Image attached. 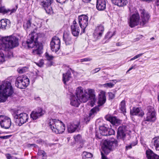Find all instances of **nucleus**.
<instances>
[{"mask_svg":"<svg viewBox=\"0 0 159 159\" xmlns=\"http://www.w3.org/2000/svg\"><path fill=\"white\" fill-rule=\"evenodd\" d=\"M139 14H134L129 17L128 22L129 26L131 28H133L138 25L139 24Z\"/></svg>","mask_w":159,"mask_h":159,"instance_id":"2eb2a0df","label":"nucleus"},{"mask_svg":"<svg viewBox=\"0 0 159 159\" xmlns=\"http://www.w3.org/2000/svg\"><path fill=\"white\" fill-rule=\"evenodd\" d=\"M80 123H77L76 124L72 123L68 126V130L69 133H73L76 131H78L79 127L80 125Z\"/></svg>","mask_w":159,"mask_h":159,"instance_id":"393cba45","label":"nucleus"},{"mask_svg":"<svg viewBox=\"0 0 159 159\" xmlns=\"http://www.w3.org/2000/svg\"><path fill=\"white\" fill-rule=\"evenodd\" d=\"M153 140L154 141V145L156 149H157L159 148V136L157 137H155L153 139Z\"/></svg>","mask_w":159,"mask_h":159,"instance_id":"c9c22d12","label":"nucleus"},{"mask_svg":"<svg viewBox=\"0 0 159 159\" xmlns=\"http://www.w3.org/2000/svg\"><path fill=\"white\" fill-rule=\"evenodd\" d=\"M18 40L17 38L12 36L0 39V49H11L18 46Z\"/></svg>","mask_w":159,"mask_h":159,"instance_id":"39448f33","label":"nucleus"},{"mask_svg":"<svg viewBox=\"0 0 159 159\" xmlns=\"http://www.w3.org/2000/svg\"><path fill=\"white\" fill-rule=\"evenodd\" d=\"M135 59L134 57H133L130 60V61H133Z\"/></svg>","mask_w":159,"mask_h":159,"instance_id":"69168bd1","label":"nucleus"},{"mask_svg":"<svg viewBox=\"0 0 159 159\" xmlns=\"http://www.w3.org/2000/svg\"><path fill=\"white\" fill-rule=\"evenodd\" d=\"M11 24L9 20L5 19H2L0 21V29L3 30L9 28Z\"/></svg>","mask_w":159,"mask_h":159,"instance_id":"a878e982","label":"nucleus"},{"mask_svg":"<svg viewBox=\"0 0 159 159\" xmlns=\"http://www.w3.org/2000/svg\"><path fill=\"white\" fill-rule=\"evenodd\" d=\"M45 56L46 59L47 60L49 61L52 60L54 58V57L52 55H50L49 54L47 53H45Z\"/></svg>","mask_w":159,"mask_h":159,"instance_id":"79ce46f5","label":"nucleus"},{"mask_svg":"<svg viewBox=\"0 0 159 159\" xmlns=\"http://www.w3.org/2000/svg\"><path fill=\"white\" fill-rule=\"evenodd\" d=\"M93 117H90V115H89V116L88 117H86L84 119V120L86 121V123L88 124L90 121L91 119H93Z\"/></svg>","mask_w":159,"mask_h":159,"instance_id":"49530a36","label":"nucleus"},{"mask_svg":"<svg viewBox=\"0 0 159 159\" xmlns=\"http://www.w3.org/2000/svg\"><path fill=\"white\" fill-rule=\"evenodd\" d=\"M106 100L105 92L102 91L101 92V94L99 95L98 102V105L97 106L99 107L103 105L106 102Z\"/></svg>","mask_w":159,"mask_h":159,"instance_id":"bb28decb","label":"nucleus"},{"mask_svg":"<svg viewBox=\"0 0 159 159\" xmlns=\"http://www.w3.org/2000/svg\"><path fill=\"white\" fill-rule=\"evenodd\" d=\"M112 3L119 7H122L126 5L128 2L127 0H111Z\"/></svg>","mask_w":159,"mask_h":159,"instance_id":"c85d7f7f","label":"nucleus"},{"mask_svg":"<svg viewBox=\"0 0 159 159\" xmlns=\"http://www.w3.org/2000/svg\"><path fill=\"white\" fill-rule=\"evenodd\" d=\"M88 92L85 90L84 91L83 89V93L84 94L88 96L87 99V101H88L89 99H90L91 100V102L94 103L96 101L95 96L94 94V91L92 89H88ZM85 95H83V96H85Z\"/></svg>","mask_w":159,"mask_h":159,"instance_id":"412c9836","label":"nucleus"},{"mask_svg":"<svg viewBox=\"0 0 159 159\" xmlns=\"http://www.w3.org/2000/svg\"><path fill=\"white\" fill-rule=\"evenodd\" d=\"M104 31V27L102 25H100L97 26L93 34V37L95 40L101 38Z\"/></svg>","mask_w":159,"mask_h":159,"instance_id":"f3484780","label":"nucleus"},{"mask_svg":"<svg viewBox=\"0 0 159 159\" xmlns=\"http://www.w3.org/2000/svg\"><path fill=\"white\" fill-rule=\"evenodd\" d=\"M83 93V88L81 87L77 88L75 93V95L74 94L70 95V104L73 106L78 107L80 104V102H87L88 96Z\"/></svg>","mask_w":159,"mask_h":159,"instance_id":"20e7f679","label":"nucleus"},{"mask_svg":"<svg viewBox=\"0 0 159 159\" xmlns=\"http://www.w3.org/2000/svg\"><path fill=\"white\" fill-rule=\"evenodd\" d=\"M79 25L82 29L81 34L85 32V29L88 25V17L85 15H82L78 16Z\"/></svg>","mask_w":159,"mask_h":159,"instance_id":"9b49d317","label":"nucleus"},{"mask_svg":"<svg viewBox=\"0 0 159 159\" xmlns=\"http://www.w3.org/2000/svg\"><path fill=\"white\" fill-rule=\"evenodd\" d=\"M29 83V80L25 75L18 76L16 78L15 82V86L20 89L25 88Z\"/></svg>","mask_w":159,"mask_h":159,"instance_id":"0eeeda50","label":"nucleus"},{"mask_svg":"<svg viewBox=\"0 0 159 159\" xmlns=\"http://www.w3.org/2000/svg\"><path fill=\"white\" fill-rule=\"evenodd\" d=\"M14 121L17 125L21 126L27 122L29 119V116L26 113H21L19 114L13 115Z\"/></svg>","mask_w":159,"mask_h":159,"instance_id":"6e6552de","label":"nucleus"},{"mask_svg":"<svg viewBox=\"0 0 159 159\" xmlns=\"http://www.w3.org/2000/svg\"><path fill=\"white\" fill-rule=\"evenodd\" d=\"M74 138L75 141L77 143H81L83 142L81 136L80 134H78L76 135H74Z\"/></svg>","mask_w":159,"mask_h":159,"instance_id":"e433bc0d","label":"nucleus"},{"mask_svg":"<svg viewBox=\"0 0 159 159\" xmlns=\"http://www.w3.org/2000/svg\"><path fill=\"white\" fill-rule=\"evenodd\" d=\"M154 38L153 37H152L150 39V40H153L154 39Z\"/></svg>","mask_w":159,"mask_h":159,"instance_id":"338daca9","label":"nucleus"},{"mask_svg":"<svg viewBox=\"0 0 159 159\" xmlns=\"http://www.w3.org/2000/svg\"><path fill=\"white\" fill-rule=\"evenodd\" d=\"M156 4L157 6H159V0H157Z\"/></svg>","mask_w":159,"mask_h":159,"instance_id":"0e129e2a","label":"nucleus"},{"mask_svg":"<svg viewBox=\"0 0 159 159\" xmlns=\"http://www.w3.org/2000/svg\"><path fill=\"white\" fill-rule=\"evenodd\" d=\"M28 146L29 147H33L34 148H36L38 147V146L35 144H28Z\"/></svg>","mask_w":159,"mask_h":159,"instance_id":"5fc2aeb1","label":"nucleus"},{"mask_svg":"<svg viewBox=\"0 0 159 159\" xmlns=\"http://www.w3.org/2000/svg\"><path fill=\"white\" fill-rule=\"evenodd\" d=\"M108 94L110 99H112L115 98V94L112 92H110L108 93Z\"/></svg>","mask_w":159,"mask_h":159,"instance_id":"a18cd8bd","label":"nucleus"},{"mask_svg":"<svg viewBox=\"0 0 159 159\" xmlns=\"http://www.w3.org/2000/svg\"><path fill=\"white\" fill-rule=\"evenodd\" d=\"M105 0H97L96 8L99 11H103L106 8Z\"/></svg>","mask_w":159,"mask_h":159,"instance_id":"5701e85b","label":"nucleus"},{"mask_svg":"<svg viewBox=\"0 0 159 159\" xmlns=\"http://www.w3.org/2000/svg\"><path fill=\"white\" fill-rule=\"evenodd\" d=\"M90 61L89 59L88 58H84V59H82L80 60V61L81 62L87 61Z\"/></svg>","mask_w":159,"mask_h":159,"instance_id":"6e6d98bb","label":"nucleus"},{"mask_svg":"<svg viewBox=\"0 0 159 159\" xmlns=\"http://www.w3.org/2000/svg\"><path fill=\"white\" fill-rule=\"evenodd\" d=\"M40 34L35 32H32L27 36L26 43L23 42V46H25V44L28 48H34L32 53L34 55L40 56L43 53V47L42 44L39 43L38 41L39 38L40 37Z\"/></svg>","mask_w":159,"mask_h":159,"instance_id":"f257e3e1","label":"nucleus"},{"mask_svg":"<svg viewBox=\"0 0 159 159\" xmlns=\"http://www.w3.org/2000/svg\"><path fill=\"white\" fill-rule=\"evenodd\" d=\"M138 142L137 141L133 142H132L131 144L128 146H126V148L127 149H130L132 148V146H134L137 144Z\"/></svg>","mask_w":159,"mask_h":159,"instance_id":"a19ab883","label":"nucleus"},{"mask_svg":"<svg viewBox=\"0 0 159 159\" xmlns=\"http://www.w3.org/2000/svg\"><path fill=\"white\" fill-rule=\"evenodd\" d=\"M57 2H59L61 4L65 3L68 0H56Z\"/></svg>","mask_w":159,"mask_h":159,"instance_id":"3c124183","label":"nucleus"},{"mask_svg":"<svg viewBox=\"0 0 159 159\" xmlns=\"http://www.w3.org/2000/svg\"><path fill=\"white\" fill-rule=\"evenodd\" d=\"M146 154L148 159H159V156L150 149H148L146 151Z\"/></svg>","mask_w":159,"mask_h":159,"instance_id":"b1692460","label":"nucleus"},{"mask_svg":"<svg viewBox=\"0 0 159 159\" xmlns=\"http://www.w3.org/2000/svg\"><path fill=\"white\" fill-rule=\"evenodd\" d=\"M18 8V5H16L15 6V7L13 8L12 9L10 10V11L9 12H10V15H11L12 13H15L17 9Z\"/></svg>","mask_w":159,"mask_h":159,"instance_id":"37998d69","label":"nucleus"},{"mask_svg":"<svg viewBox=\"0 0 159 159\" xmlns=\"http://www.w3.org/2000/svg\"><path fill=\"white\" fill-rule=\"evenodd\" d=\"M43 142V140H42V139H40L37 140V143H42Z\"/></svg>","mask_w":159,"mask_h":159,"instance_id":"bf43d9fd","label":"nucleus"},{"mask_svg":"<svg viewBox=\"0 0 159 159\" xmlns=\"http://www.w3.org/2000/svg\"><path fill=\"white\" fill-rule=\"evenodd\" d=\"M11 136V135H8L4 136H0V138L2 139H7L10 138Z\"/></svg>","mask_w":159,"mask_h":159,"instance_id":"de8ad7c7","label":"nucleus"},{"mask_svg":"<svg viewBox=\"0 0 159 159\" xmlns=\"http://www.w3.org/2000/svg\"><path fill=\"white\" fill-rule=\"evenodd\" d=\"M82 156L83 159H92L93 155L90 152H84Z\"/></svg>","mask_w":159,"mask_h":159,"instance_id":"473e14b6","label":"nucleus"},{"mask_svg":"<svg viewBox=\"0 0 159 159\" xmlns=\"http://www.w3.org/2000/svg\"><path fill=\"white\" fill-rule=\"evenodd\" d=\"M44 152V151L41 149H39L37 154L39 156H41L42 153Z\"/></svg>","mask_w":159,"mask_h":159,"instance_id":"864d4df0","label":"nucleus"},{"mask_svg":"<svg viewBox=\"0 0 159 159\" xmlns=\"http://www.w3.org/2000/svg\"><path fill=\"white\" fill-rule=\"evenodd\" d=\"M106 120L109 121L113 125L117 126L120 124V120L118 119L116 117L111 116H108L106 117Z\"/></svg>","mask_w":159,"mask_h":159,"instance_id":"cd10ccee","label":"nucleus"},{"mask_svg":"<svg viewBox=\"0 0 159 159\" xmlns=\"http://www.w3.org/2000/svg\"><path fill=\"white\" fill-rule=\"evenodd\" d=\"M71 77V73L70 70L68 71L66 73L63 74L62 80L64 84H66V82L70 80Z\"/></svg>","mask_w":159,"mask_h":159,"instance_id":"7c9ffc66","label":"nucleus"},{"mask_svg":"<svg viewBox=\"0 0 159 159\" xmlns=\"http://www.w3.org/2000/svg\"><path fill=\"white\" fill-rule=\"evenodd\" d=\"M130 114L132 116H138L142 117L144 115L143 111L139 107H134L130 111Z\"/></svg>","mask_w":159,"mask_h":159,"instance_id":"4be33fe9","label":"nucleus"},{"mask_svg":"<svg viewBox=\"0 0 159 159\" xmlns=\"http://www.w3.org/2000/svg\"><path fill=\"white\" fill-rule=\"evenodd\" d=\"M147 113L146 118H144V120L142 123L148 122H154L156 119V113L154 108L151 106H149L147 108Z\"/></svg>","mask_w":159,"mask_h":159,"instance_id":"1a4fd4ad","label":"nucleus"},{"mask_svg":"<svg viewBox=\"0 0 159 159\" xmlns=\"http://www.w3.org/2000/svg\"><path fill=\"white\" fill-rule=\"evenodd\" d=\"M115 34V32H114L113 33H112L111 32H108L105 36V38L106 39H111L113 35Z\"/></svg>","mask_w":159,"mask_h":159,"instance_id":"58836bf2","label":"nucleus"},{"mask_svg":"<svg viewBox=\"0 0 159 159\" xmlns=\"http://www.w3.org/2000/svg\"><path fill=\"white\" fill-rule=\"evenodd\" d=\"M134 66H132V67H131L127 71V72H128L130 71V70H131L132 69H134Z\"/></svg>","mask_w":159,"mask_h":159,"instance_id":"e2e57ef3","label":"nucleus"},{"mask_svg":"<svg viewBox=\"0 0 159 159\" xmlns=\"http://www.w3.org/2000/svg\"><path fill=\"white\" fill-rule=\"evenodd\" d=\"M91 0H82V1L85 3H88Z\"/></svg>","mask_w":159,"mask_h":159,"instance_id":"680f3d73","label":"nucleus"},{"mask_svg":"<svg viewBox=\"0 0 159 159\" xmlns=\"http://www.w3.org/2000/svg\"><path fill=\"white\" fill-rule=\"evenodd\" d=\"M120 109L121 112L125 115V113L126 112V109L125 100H122L120 102Z\"/></svg>","mask_w":159,"mask_h":159,"instance_id":"72a5a7b5","label":"nucleus"},{"mask_svg":"<svg viewBox=\"0 0 159 159\" xmlns=\"http://www.w3.org/2000/svg\"><path fill=\"white\" fill-rule=\"evenodd\" d=\"M116 45L117 46H119V43H116Z\"/></svg>","mask_w":159,"mask_h":159,"instance_id":"774afa93","label":"nucleus"},{"mask_svg":"<svg viewBox=\"0 0 159 159\" xmlns=\"http://www.w3.org/2000/svg\"><path fill=\"white\" fill-rule=\"evenodd\" d=\"M39 4L43 7L46 13L48 14H52L53 13L52 7L51 5L53 0H37Z\"/></svg>","mask_w":159,"mask_h":159,"instance_id":"9d476101","label":"nucleus"},{"mask_svg":"<svg viewBox=\"0 0 159 159\" xmlns=\"http://www.w3.org/2000/svg\"><path fill=\"white\" fill-rule=\"evenodd\" d=\"M48 125L52 131L57 134H62L65 129V124L59 120L51 119L49 121Z\"/></svg>","mask_w":159,"mask_h":159,"instance_id":"423d86ee","label":"nucleus"},{"mask_svg":"<svg viewBox=\"0 0 159 159\" xmlns=\"http://www.w3.org/2000/svg\"><path fill=\"white\" fill-rule=\"evenodd\" d=\"M99 131L100 134L104 136H110L115 134V132L113 129L106 127L104 126L99 127Z\"/></svg>","mask_w":159,"mask_h":159,"instance_id":"dca6fc26","label":"nucleus"},{"mask_svg":"<svg viewBox=\"0 0 159 159\" xmlns=\"http://www.w3.org/2000/svg\"><path fill=\"white\" fill-rule=\"evenodd\" d=\"M14 89L11 82L4 80L0 85V102H4L9 97L12 95Z\"/></svg>","mask_w":159,"mask_h":159,"instance_id":"f03ea898","label":"nucleus"},{"mask_svg":"<svg viewBox=\"0 0 159 159\" xmlns=\"http://www.w3.org/2000/svg\"><path fill=\"white\" fill-rule=\"evenodd\" d=\"M41 156H42V159H46L47 157L46 153L44 151V152L42 153Z\"/></svg>","mask_w":159,"mask_h":159,"instance_id":"603ef678","label":"nucleus"},{"mask_svg":"<svg viewBox=\"0 0 159 159\" xmlns=\"http://www.w3.org/2000/svg\"><path fill=\"white\" fill-rule=\"evenodd\" d=\"M73 25H75L76 26H78L77 24L76 23V22L75 20H74L73 21Z\"/></svg>","mask_w":159,"mask_h":159,"instance_id":"052dcab7","label":"nucleus"},{"mask_svg":"<svg viewBox=\"0 0 159 159\" xmlns=\"http://www.w3.org/2000/svg\"><path fill=\"white\" fill-rule=\"evenodd\" d=\"M100 70L101 68H98L93 69V70H92V71L93 74H94L98 72Z\"/></svg>","mask_w":159,"mask_h":159,"instance_id":"8fccbe9b","label":"nucleus"},{"mask_svg":"<svg viewBox=\"0 0 159 159\" xmlns=\"http://www.w3.org/2000/svg\"><path fill=\"white\" fill-rule=\"evenodd\" d=\"M71 33L73 36L76 37L79 35L80 30L78 26L71 25Z\"/></svg>","mask_w":159,"mask_h":159,"instance_id":"c756f323","label":"nucleus"},{"mask_svg":"<svg viewBox=\"0 0 159 159\" xmlns=\"http://www.w3.org/2000/svg\"><path fill=\"white\" fill-rule=\"evenodd\" d=\"M140 13L141 19L139 25L141 26H143L148 22L150 15L148 11L143 9L140 11Z\"/></svg>","mask_w":159,"mask_h":159,"instance_id":"f8f14e48","label":"nucleus"},{"mask_svg":"<svg viewBox=\"0 0 159 159\" xmlns=\"http://www.w3.org/2000/svg\"><path fill=\"white\" fill-rule=\"evenodd\" d=\"M143 53H140L136 55L134 57L135 59H136L141 56L143 55Z\"/></svg>","mask_w":159,"mask_h":159,"instance_id":"4d7b16f0","label":"nucleus"},{"mask_svg":"<svg viewBox=\"0 0 159 159\" xmlns=\"http://www.w3.org/2000/svg\"><path fill=\"white\" fill-rule=\"evenodd\" d=\"M45 111L42 108H39L36 111H32L30 115L33 120H35L44 114Z\"/></svg>","mask_w":159,"mask_h":159,"instance_id":"aec40b11","label":"nucleus"},{"mask_svg":"<svg viewBox=\"0 0 159 159\" xmlns=\"http://www.w3.org/2000/svg\"><path fill=\"white\" fill-rule=\"evenodd\" d=\"M60 40L57 36L53 37L50 43L51 49L52 52H57L60 47Z\"/></svg>","mask_w":159,"mask_h":159,"instance_id":"4468645a","label":"nucleus"},{"mask_svg":"<svg viewBox=\"0 0 159 159\" xmlns=\"http://www.w3.org/2000/svg\"><path fill=\"white\" fill-rule=\"evenodd\" d=\"M63 39L66 45L73 43V40L72 38L71 35L68 31H65L64 32Z\"/></svg>","mask_w":159,"mask_h":159,"instance_id":"a211bd4d","label":"nucleus"},{"mask_svg":"<svg viewBox=\"0 0 159 159\" xmlns=\"http://www.w3.org/2000/svg\"><path fill=\"white\" fill-rule=\"evenodd\" d=\"M31 19H30L28 20L25 23H24L23 25V27L24 29L27 30L30 29L31 27Z\"/></svg>","mask_w":159,"mask_h":159,"instance_id":"f704fd0d","label":"nucleus"},{"mask_svg":"<svg viewBox=\"0 0 159 159\" xmlns=\"http://www.w3.org/2000/svg\"><path fill=\"white\" fill-rule=\"evenodd\" d=\"M125 132V127L124 126H119L117 129V139H121L124 141L126 136Z\"/></svg>","mask_w":159,"mask_h":159,"instance_id":"6ab92c4d","label":"nucleus"},{"mask_svg":"<svg viewBox=\"0 0 159 159\" xmlns=\"http://www.w3.org/2000/svg\"><path fill=\"white\" fill-rule=\"evenodd\" d=\"M11 124V119L8 117L4 116H0V124L2 128L8 129Z\"/></svg>","mask_w":159,"mask_h":159,"instance_id":"ddd939ff","label":"nucleus"},{"mask_svg":"<svg viewBox=\"0 0 159 159\" xmlns=\"http://www.w3.org/2000/svg\"><path fill=\"white\" fill-rule=\"evenodd\" d=\"M6 157L7 159H11L12 157L9 154H8L6 155Z\"/></svg>","mask_w":159,"mask_h":159,"instance_id":"13d9d810","label":"nucleus"},{"mask_svg":"<svg viewBox=\"0 0 159 159\" xmlns=\"http://www.w3.org/2000/svg\"><path fill=\"white\" fill-rule=\"evenodd\" d=\"M118 142L116 139H106L103 142L101 152V159H108L104 154L107 155L111 152L116 150L118 146Z\"/></svg>","mask_w":159,"mask_h":159,"instance_id":"7ed1b4c3","label":"nucleus"},{"mask_svg":"<svg viewBox=\"0 0 159 159\" xmlns=\"http://www.w3.org/2000/svg\"><path fill=\"white\" fill-rule=\"evenodd\" d=\"M36 64L40 67H41L43 65V61H41L39 62H35Z\"/></svg>","mask_w":159,"mask_h":159,"instance_id":"09e8293b","label":"nucleus"},{"mask_svg":"<svg viewBox=\"0 0 159 159\" xmlns=\"http://www.w3.org/2000/svg\"><path fill=\"white\" fill-rule=\"evenodd\" d=\"M9 11L10 9H7L4 6L0 7V13H2L3 14H7L9 13Z\"/></svg>","mask_w":159,"mask_h":159,"instance_id":"4c0bfd02","label":"nucleus"},{"mask_svg":"<svg viewBox=\"0 0 159 159\" xmlns=\"http://www.w3.org/2000/svg\"><path fill=\"white\" fill-rule=\"evenodd\" d=\"M28 68L27 67H24L21 68H18L17 71L20 74H22L25 72L28 69Z\"/></svg>","mask_w":159,"mask_h":159,"instance_id":"ea45409f","label":"nucleus"},{"mask_svg":"<svg viewBox=\"0 0 159 159\" xmlns=\"http://www.w3.org/2000/svg\"><path fill=\"white\" fill-rule=\"evenodd\" d=\"M104 86L105 87H108L109 88H111L113 87L114 85V84H113L111 82L107 83L104 84Z\"/></svg>","mask_w":159,"mask_h":159,"instance_id":"c03bdc74","label":"nucleus"},{"mask_svg":"<svg viewBox=\"0 0 159 159\" xmlns=\"http://www.w3.org/2000/svg\"><path fill=\"white\" fill-rule=\"evenodd\" d=\"M99 111L98 107L96 106L90 110L89 115H90V117L93 118Z\"/></svg>","mask_w":159,"mask_h":159,"instance_id":"2f4dec72","label":"nucleus"}]
</instances>
